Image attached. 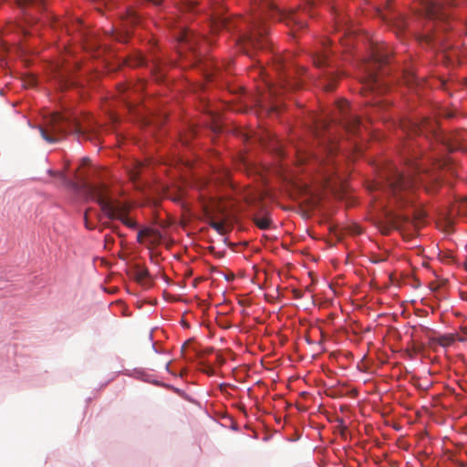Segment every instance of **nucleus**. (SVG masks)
<instances>
[{"mask_svg": "<svg viewBox=\"0 0 467 467\" xmlns=\"http://www.w3.org/2000/svg\"><path fill=\"white\" fill-rule=\"evenodd\" d=\"M432 170L420 164L415 159H407V175L392 163H387L380 171L378 182L372 191H380L389 198V202L399 208L409 207L412 203L411 191L417 184H422L427 192H434L440 183L441 176L437 170L448 165V160L432 158Z\"/></svg>", "mask_w": 467, "mask_h": 467, "instance_id": "1", "label": "nucleus"}, {"mask_svg": "<svg viewBox=\"0 0 467 467\" xmlns=\"http://www.w3.org/2000/svg\"><path fill=\"white\" fill-rule=\"evenodd\" d=\"M94 119L83 114L53 112L46 117L45 123L39 127L41 137L48 143H57L72 132L78 138H89L88 134L96 131Z\"/></svg>", "mask_w": 467, "mask_h": 467, "instance_id": "2", "label": "nucleus"}, {"mask_svg": "<svg viewBox=\"0 0 467 467\" xmlns=\"http://www.w3.org/2000/svg\"><path fill=\"white\" fill-rule=\"evenodd\" d=\"M88 192L90 197L98 202L107 218L119 220L130 229L138 227L136 221L129 217L130 204L113 198L105 184H90L88 185Z\"/></svg>", "mask_w": 467, "mask_h": 467, "instance_id": "3", "label": "nucleus"}, {"mask_svg": "<svg viewBox=\"0 0 467 467\" xmlns=\"http://www.w3.org/2000/svg\"><path fill=\"white\" fill-rule=\"evenodd\" d=\"M402 130L408 135L420 133H430L433 135L437 140L441 141L442 147L448 151L457 150H464L462 146L465 138L461 131H455L448 135L439 133L437 131V122L433 119L423 118L421 119H408L401 122Z\"/></svg>", "mask_w": 467, "mask_h": 467, "instance_id": "4", "label": "nucleus"}, {"mask_svg": "<svg viewBox=\"0 0 467 467\" xmlns=\"http://www.w3.org/2000/svg\"><path fill=\"white\" fill-rule=\"evenodd\" d=\"M391 50L385 43L369 42V56L365 63L367 87L372 92L381 93L386 89L385 84L378 75V70L389 62Z\"/></svg>", "mask_w": 467, "mask_h": 467, "instance_id": "5", "label": "nucleus"}, {"mask_svg": "<svg viewBox=\"0 0 467 467\" xmlns=\"http://www.w3.org/2000/svg\"><path fill=\"white\" fill-rule=\"evenodd\" d=\"M467 0H445L446 5L450 6H457ZM421 11L430 19H437L443 21L448 17L444 12V3L442 0H420Z\"/></svg>", "mask_w": 467, "mask_h": 467, "instance_id": "6", "label": "nucleus"}, {"mask_svg": "<svg viewBox=\"0 0 467 467\" xmlns=\"http://www.w3.org/2000/svg\"><path fill=\"white\" fill-rule=\"evenodd\" d=\"M411 215L414 216V211L400 213L398 211L389 210L386 212V223L379 229L383 234L387 235L392 229H399L404 223L410 222Z\"/></svg>", "mask_w": 467, "mask_h": 467, "instance_id": "7", "label": "nucleus"}, {"mask_svg": "<svg viewBox=\"0 0 467 467\" xmlns=\"http://www.w3.org/2000/svg\"><path fill=\"white\" fill-rule=\"evenodd\" d=\"M78 67V63L74 65L66 64V60L56 66V77L58 78L62 88H66L70 85H73V81L69 79V74Z\"/></svg>", "mask_w": 467, "mask_h": 467, "instance_id": "8", "label": "nucleus"}, {"mask_svg": "<svg viewBox=\"0 0 467 467\" xmlns=\"http://www.w3.org/2000/svg\"><path fill=\"white\" fill-rule=\"evenodd\" d=\"M129 275L134 279L137 283L142 285H148L149 283V271L146 267L135 264L131 265L128 271Z\"/></svg>", "mask_w": 467, "mask_h": 467, "instance_id": "9", "label": "nucleus"}, {"mask_svg": "<svg viewBox=\"0 0 467 467\" xmlns=\"http://www.w3.org/2000/svg\"><path fill=\"white\" fill-rule=\"evenodd\" d=\"M16 5L28 16H31L35 10L37 12L45 10L44 0H16Z\"/></svg>", "mask_w": 467, "mask_h": 467, "instance_id": "10", "label": "nucleus"}, {"mask_svg": "<svg viewBox=\"0 0 467 467\" xmlns=\"http://www.w3.org/2000/svg\"><path fill=\"white\" fill-rule=\"evenodd\" d=\"M180 41L184 43L191 50L194 51L201 39L192 31H184Z\"/></svg>", "mask_w": 467, "mask_h": 467, "instance_id": "11", "label": "nucleus"}, {"mask_svg": "<svg viewBox=\"0 0 467 467\" xmlns=\"http://www.w3.org/2000/svg\"><path fill=\"white\" fill-rule=\"evenodd\" d=\"M313 62L317 67H324L329 66L328 56L326 51L316 54L313 57Z\"/></svg>", "mask_w": 467, "mask_h": 467, "instance_id": "12", "label": "nucleus"}, {"mask_svg": "<svg viewBox=\"0 0 467 467\" xmlns=\"http://www.w3.org/2000/svg\"><path fill=\"white\" fill-rule=\"evenodd\" d=\"M254 222L255 225L262 230L269 229L272 223L271 219L268 216L254 217Z\"/></svg>", "mask_w": 467, "mask_h": 467, "instance_id": "13", "label": "nucleus"}, {"mask_svg": "<svg viewBox=\"0 0 467 467\" xmlns=\"http://www.w3.org/2000/svg\"><path fill=\"white\" fill-rule=\"evenodd\" d=\"M419 41L420 43H425L427 45H432L435 44L436 42H440L441 40L437 34H426L420 36Z\"/></svg>", "mask_w": 467, "mask_h": 467, "instance_id": "14", "label": "nucleus"}, {"mask_svg": "<svg viewBox=\"0 0 467 467\" xmlns=\"http://www.w3.org/2000/svg\"><path fill=\"white\" fill-rule=\"evenodd\" d=\"M336 432H337L340 437L344 440H347V436L348 433V427L345 424L342 419L338 420V424L335 427Z\"/></svg>", "mask_w": 467, "mask_h": 467, "instance_id": "15", "label": "nucleus"}, {"mask_svg": "<svg viewBox=\"0 0 467 467\" xmlns=\"http://www.w3.org/2000/svg\"><path fill=\"white\" fill-rule=\"evenodd\" d=\"M337 113L340 115V123L345 127L347 128L348 124V114L346 112V109H345V106H342V105H338L337 107Z\"/></svg>", "mask_w": 467, "mask_h": 467, "instance_id": "16", "label": "nucleus"}, {"mask_svg": "<svg viewBox=\"0 0 467 467\" xmlns=\"http://www.w3.org/2000/svg\"><path fill=\"white\" fill-rule=\"evenodd\" d=\"M48 173L52 176H57L63 184L69 185L71 184L70 180H68L63 171H53L52 170L48 171Z\"/></svg>", "mask_w": 467, "mask_h": 467, "instance_id": "17", "label": "nucleus"}, {"mask_svg": "<svg viewBox=\"0 0 467 467\" xmlns=\"http://www.w3.org/2000/svg\"><path fill=\"white\" fill-rule=\"evenodd\" d=\"M210 225L213 229L216 230L219 234H225V224L223 222H215L213 221L210 223Z\"/></svg>", "mask_w": 467, "mask_h": 467, "instance_id": "18", "label": "nucleus"}, {"mask_svg": "<svg viewBox=\"0 0 467 467\" xmlns=\"http://www.w3.org/2000/svg\"><path fill=\"white\" fill-rule=\"evenodd\" d=\"M142 234H156V230L151 229V228H144L142 230H140L137 234V241L140 244L143 243V239H144Z\"/></svg>", "mask_w": 467, "mask_h": 467, "instance_id": "19", "label": "nucleus"}, {"mask_svg": "<svg viewBox=\"0 0 467 467\" xmlns=\"http://www.w3.org/2000/svg\"><path fill=\"white\" fill-rule=\"evenodd\" d=\"M438 343L442 346V347H446V346H449L452 343L453 341V338L451 337H447V336H442L441 337H439L437 339Z\"/></svg>", "mask_w": 467, "mask_h": 467, "instance_id": "20", "label": "nucleus"}, {"mask_svg": "<svg viewBox=\"0 0 467 467\" xmlns=\"http://www.w3.org/2000/svg\"><path fill=\"white\" fill-rule=\"evenodd\" d=\"M275 67L276 71H282L285 67V58L283 57H276V60L275 62Z\"/></svg>", "mask_w": 467, "mask_h": 467, "instance_id": "21", "label": "nucleus"}, {"mask_svg": "<svg viewBox=\"0 0 467 467\" xmlns=\"http://www.w3.org/2000/svg\"><path fill=\"white\" fill-rule=\"evenodd\" d=\"M296 84L290 83L286 79H282L280 83L279 89L285 90L287 88H293Z\"/></svg>", "mask_w": 467, "mask_h": 467, "instance_id": "22", "label": "nucleus"}, {"mask_svg": "<svg viewBox=\"0 0 467 467\" xmlns=\"http://www.w3.org/2000/svg\"><path fill=\"white\" fill-rule=\"evenodd\" d=\"M141 167V164H138L134 170H132L130 173V180L135 181L139 178L140 174V168Z\"/></svg>", "mask_w": 467, "mask_h": 467, "instance_id": "23", "label": "nucleus"}, {"mask_svg": "<svg viewBox=\"0 0 467 467\" xmlns=\"http://www.w3.org/2000/svg\"><path fill=\"white\" fill-rule=\"evenodd\" d=\"M116 40L119 42H125L128 38V32L124 33H113Z\"/></svg>", "mask_w": 467, "mask_h": 467, "instance_id": "24", "label": "nucleus"}, {"mask_svg": "<svg viewBox=\"0 0 467 467\" xmlns=\"http://www.w3.org/2000/svg\"><path fill=\"white\" fill-rule=\"evenodd\" d=\"M139 16L135 13H130L127 18L128 22L135 25L139 22Z\"/></svg>", "mask_w": 467, "mask_h": 467, "instance_id": "25", "label": "nucleus"}, {"mask_svg": "<svg viewBox=\"0 0 467 467\" xmlns=\"http://www.w3.org/2000/svg\"><path fill=\"white\" fill-rule=\"evenodd\" d=\"M351 231H352V235H354L356 234H358L361 233L360 227L358 224L354 223H352Z\"/></svg>", "mask_w": 467, "mask_h": 467, "instance_id": "26", "label": "nucleus"}, {"mask_svg": "<svg viewBox=\"0 0 467 467\" xmlns=\"http://www.w3.org/2000/svg\"><path fill=\"white\" fill-rule=\"evenodd\" d=\"M105 225L107 227H109L113 233L119 234V236H121V234L119 232V226L118 225H111L109 223H105Z\"/></svg>", "mask_w": 467, "mask_h": 467, "instance_id": "27", "label": "nucleus"}, {"mask_svg": "<svg viewBox=\"0 0 467 467\" xmlns=\"http://www.w3.org/2000/svg\"><path fill=\"white\" fill-rule=\"evenodd\" d=\"M351 123H352V134H353V133H354V130H355L356 126H358V123H359V120H358L355 116H353V115H352V120H351Z\"/></svg>", "mask_w": 467, "mask_h": 467, "instance_id": "28", "label": "nucleus"}, {"mask_svg": "<svg viewBox=\"0 0 467 467\" xmlns=\"http://www.w3.org/2000/svg\"><path fill=\"white\" fill-rule=\"evenodd\" d=\"M143 237H153L155 239L160 237V233L156 231V234H142Z\"/></svg>", "mask_w": 467, "mask_h": 467, "instance_id": "29", "label": "nucleus"}, {"mask_svg": "<svg viewBox=\"0 0 467 467\" xmlns=\"http://www.w3.org/2000/svg\"><path fill=\"white\" fill-rule=\"evenodd\" d=\"M269 91L271 94H273L275 96L278 95V93H279V89H277V88L272 87V86L269 87Z\"/></svg>", "mask_w": 467, "mask_h": 467, "instance_id": "30", "label": "nucleus"}, {"mask_svg": "<svg viewBox=\"0 0 467 467\" xmlns=\"http://www.w3.org/2000/svg\"><path fill=\"white\" fill-rule=\"evenodd\" d=\"M430 288H431V290H437V289L439 288V285H436L435 283H431V284H430Z\"/></svg>", "mask_w": 467, "mask_h": 467, "instance_id": "31", "label": "nucleus"}, {"mask_svg": "<svg viewBox=\"0 0 467 467\" xmlns=\"http://www.w3.org/2000/svg\"><path fill=\"white\" fill-rule=\"evenodd\" d=\"M295 296H296V298L301 297V296H302L301 292H300V291L296 290V291H295Z\"/></svg>", "mask_w": 467, "mask_h": 467, "instance_id": "32", "label": "nucleus"}, {"mask_svg": "<svg viewBox=\"0 0 467 467\" xmlns=\"http://www.w3.org/2000/svg\"><path fill=\"white\" fill-rule=\"evenodd\" d=\"M105 241H106L107 243H108V242H109V243H113V239H112L110 236H106V237H105Z\"/></svg>", "mask_w": 467, "mask_h": 467, "instance_id": "33", "label": "nucleus"}, {"mask_svg": "<svg viewBox=\"0 0 467 467\" xmlns=\"http://www.w3.org/2000/svg\"><path fill=\"white\" fill-rule=\"evenodd\" d=\"M339 41H341V42H342V45H343V46H347V45H348V44H347L348 39L343 40V39H342V37H339Z\"/></svg>", "mask_w": 467, "mask_h": 467, "instance_id": "34", "label": "nucleus"}, {"mask_svg": "<svg viewBox=\"0 0 467 467\" xmlns=\"http://www.w3.org/2000/svg\"><path fill=\"white\" fill-rule=\"evenodd\" d=\"M206 78H207L209 80H211V81H212V80L213 79V78H215V77H214L213 75H212V74H209V75H207V77H206Z\"/></svg>", "mask_w": 467, "mask_h": 467, "instance_id": "35", "label": "nucleus"}, {"mask_svg": "<svg viewBox=\"0 0 467 467\" xmlns=\"http://www.w3.org/2000/svg\"><path fill=\"white\" fill-rule=\"evenodd\" d=\"M22 33L25 35V36H27V35H30L31 33L27 32L25 28H22Z\"/></svg>", "mask_w": 467, "mask_h": 467, "instance_id": "36", "label": "nucleus"}, {"mask_svg": "<svg viewBox=\"0 0 467 467\" xmlns=\"http://www.w3.org/2000/svg\"><path fill=\"white\" fill-rule=\"evenodd\" d=\"M357 368L361 372L364 370V368L361 367L359 364L357 365Z\"/></svg>", "mask_w": 467, "mask_h": 467, "instance_id": "37", "label": "nucleus"}, {"mask_svg": "<svg viewBox=\"0 0 467 467\" xmlns=\"http://www.w3.org/2000/svg\"><path fill=\"white\" fill-rule=\"evenodd\" d=\"M327 90H331L333 88L332 85L328 84L326 86Z\"/></svg>", "mask_w": 467, "mask_h": 467, "instance_id": "38", "label": "nucleus"}, {"mask_svg": "<svg viewBox=\"0 0 467 467\" xmlns=\"http://www.w3.org/2000/svg\"><path fill=\"white\" fill-rule=\"evenodd\" d=\"M351 392H352V397H353L356 394L357 390L354 388H352Z\"/></svg>", "mask_w": 467, "mask_h": 467, "instance_id": "39", "label": "nucleus"}, {"mask_svg": "<svg viewBox=\"0 0 467 467\" xmlns=\"http://www.w3.org/2000/svg\"><path fill=\"white\" fill-rule=\"evenodd\" d=\"M322 126H323V128H324V129H327V124L326 122H323V123H322Z\"/></svg>", "mask_w": 467, "mask_h": 467, "instance_id": "40", "label": "nucleus"}, {"mask_svg": "<svg viewBox=\"0 0 467 467\" xmlns=\"http://www.w3.org/2000/svg\"><path fill=\"white\" fill-rule=\"evenodd\" d=\"M343 450H344V453H345V454L347 455V453H348V451H347V448H346V446H343Z\"/></svg>", "mask_w": 467, "mask_h": 467, "instance_id": "41", "label": "nucleus"}, {"mask_svg": "<svg viewBox=\"0 0 467 467\" xmlns=\"http://www.w3.org/2000/svg\"><path fill=\"white\" fill-rule=\"evenodd\" d=\"M169 366H170V362L166 363V365H165V368H166V369H169Z\"/></svg>", "mask_w": 467, "mask_h": 467, "instance_id": "42", "label": "nucleus"}, {"mask_svg": "<svg viewBox=\"0 0 467 467\" xmlns=\"http://www.w3.org/2000/svg\"><path fill=\"white\" fill-rule=\"evenodd\" d=\"M182 142H183V143H188V140H187V139H183V140H182Z\"/></svg>", "mask_w": 467, "mask_h": 467, "instance_id": "43", "label": "nucleus"}, {"mask_svg": "<svg viewBox=\"0 0 467 467\" xmlns=\"http://www.w3.org/2000/svg\"><path fill=\"white\" fill-rule=\"evenodd\" d=\"M142 64H143V61H142V59H140L139 65H142Z\"/></svg>", "mask_w": 467, "mask_h": 467, "instance_id": "44", "label": "nucleus"}, {"mask_svg": "<svg viewBox=\"0 0 467 467\" xmlns=\"http://www.w3.org/2000/svg\"><path fill=\"white\" fill-rule=\"evenodd\" d=\"M349 256H350V254H347V260L349 258Z\"/></svg>", "mask_w": 467, "mask_h": 467, "instance_id": "45", "label": "nucleus"}, {"mask_svg": "<svg viewBox=\"0 0 467 467\" xmlns=\"http://www.w3.org/2000/svg\"><path fill=\"white\" fill-rule=\"evenodd\" d=\"M343 464H344V467H347V463L346 462H343Z\"/></svg>", "mask_w": 467, "mask_h": 467, "instance_id": "46", "label": "nucleus"}]
</instances>
